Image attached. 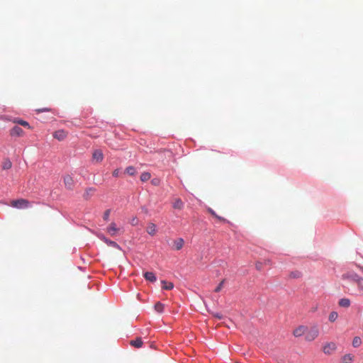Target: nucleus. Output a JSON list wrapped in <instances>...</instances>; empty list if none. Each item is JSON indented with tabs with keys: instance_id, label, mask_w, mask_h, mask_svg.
<instances>
[{
	"instance_id": "nucleus-32",
	"label": "nucleus",
	"mask_w": 363,
	"mask_h": 363,
	"mask_svg": "<svg viewBox=\"0 0 363 363\" xmlns=\"http://www.w3.org/2000/svg\"><path fill=\"white\" fill-rule=\"evenodd\" d=\"M255 267L257 270H261L262 269V262H257L255 264Z\"/></svg>"
},
{
	"instance_id": "nucleus-33",
	"label": "nucleus",
	"mask_w": 363,
	"mask_h": 363,
	"mask_svg": "<svg viewBox=\"0 0 363 363\" xmlns=\"http://www.w3.org/2000/svg\"><path fill=\"white\" fill-rule=\"evenodd\" d=\"M119 172H120V170H119V169H115V170L113 172V177H118V175H119Z\"/></svg>"
},
{
	"instance_id": "nucleus-7",
	"label": "nucleus",
	"mask_w": 363,
	"mask_h": 363,
	"mask_svg": "<svg viewBox=\"0 0 363 363\" xmlns=\"http://www.w3.org/2000/svg\"><path fill=\"white\" fill-rule=\"evenodd\" d=\"M359 278L360 277L354 272H348L342 275L343 279H347L354 283H356Z\"/></svg>"
},
{
	"instance_id": "nucleus-39",
	"label": "nucleus",
	"mask_w": 363,
	"mask_h": 363,
	"mask_svg": "<svg viewBox=\"0 0 363 363\" xmlns=\"http://www.w3.org/2000/svg\"><path fill=\"white\" fill-rule=\"evenodd\" d=\"M264 263H265V264H269V260H265V261H264Z\"/></svg>"
},
{
	"instance_id": "nucleus-26",
	"label": "nucleus",
	"mask_w": 363,
	"mask_h": 363,
	"mask_svg": "<svg viewBox=\"0 0 363 363\" xmlns=\"http://www.w3.org/2000/svg\"><path fill=\"white\" fill-rule=\"evenodd\" d=\"M302 276V274L299 271H294L289 274V277L293 279H298Z\"/></svg>"
},
{
	"instance_id": "nucleus-38",
	"label": "nucleus",
	"mask_w": 363,
	"mask_h": 363,
	"mask_svg": "<svg viewBox=\"0 0 363 363\" xmlns=\"http://www.w3.org/2000/svg\"><path fill=\"white\" fill-rule=\"evenodd\" d=\"M215 316L216 318H218V319H221V318H222V316L220 315H219V314H216V315H215Z\"/></svg>"
},
{
	"instance_id": "nucleus-34",
	"label": "nucleus",
	"mask_w": 363,
	"mask_h": 363,
	"mask_svg": "<svg viewBox=\"0 0 363 363\" xmlns=\"http://www.w3.org/2000/svg\"><path fill=\"white\" fill-rule=\"evenodd\" d=\"M218 220L220 221H222V222H226V219L223 218V217H220L219 216L217 215V216L216 217Z\"/></svg>"
},
{
	"instance_id": "nucleus-35",
	"label": "nucleus",
	"mask_w": 363,
	"mask_h": 363,
	"mask_svg": "<svg viewBox=\"0 0 363 363\" xmlns=\"http://www.w3.org/2000/svg\"><path fill=\"white\" fill-rule=\"evenodd\" d=\"M208 211L209 213L213 216L215 218L217 216V214L215 213V211L213 210H212L211 208H209L208 209Z\"/></svg>"
},
{
	"instance_id": "nucleus-29",
	"label": "nucleus",
	"mask_w": 363,
	"mask_h": 363,
	"mask_svg": "<svg viewBox=\"0 0 363 363\" xmlns=\"http://www.w3.org/2000/svg\"><path fill=\"white\" fill-rule=\"evenodd\" d=\"M12 167V163L9 160H6L2 164V168L4 169H9Z\"/></svg>"
},
{
	"instance_id": "nucleus-31",
	"label": "nucleus",
	"mask_w": 363,
	"mask_h": 363,
	"mask_svg": "<svg viewBox=\"0 0 363 363\" xmlns=\"http://www.w3.org/2000/svg\"><path fill=\"white\" fill-rule=\"evenodd\" d=\"M224 281H225V280L221 281V282L218 284V286L215 289V290H214L215 292H219L222 289V288L223 286Z\"/></svg>"
},
{
	"instance_id": "nucleus-25",
	"label": "nucleus",
	"mask_w": 363,
	"mask_h": 363,
	"mask_svg": "<svg viewBox=\"0 0 363 363\" xmlns=\"http://www.w3.org/2000/svg\"><path fill=\"white\" fill-rule=\"evenodd\" d=\"M151 178V174L149 172H143L140 176V180L142 182L148 181Z\"/></svg>"
},
{
	"instance_id": "nucleus-6",
	"label": "nucleus",
	"mask_w": 363,
	"mask_h": 363,
	"mask_svg": "<svg viewBox=\"0 0 363 363\" xmlns=\"http://www.w3.org/2000/svg\"><path fill=\"white\" fill-rule=\"evenodd\" d=\"M67 135H68V133L67 131H65L62 129H60V130H57L54 132L53 137L55 139L61 141V140H65L67 138Z\"/></svg>"
},
{
	"instance_id": "nucleus-27",
	"label": "nucleus",
	"mask_w": 363,
	"mask_h": 363,
	"mask_svg": "<svg viewBox=\"0 0 363 363\" xmlns=\"http://www.w3.org/2000/svg\"><path fill=\"white\" fill-rule=\"evenodd\" d=\"M337 317H338L337 313L335 312V311H333V312H331L330 313L329 317H328V320L330 322L333 323V322H335L337 320Z\"/></svg>"
},
{
	"instance_id": "nucleus-18",
	"label": "nucleus",
	"mask_w": 363,
	"mask_h": 363,
	"mask_svg": "<svg viewBox=\"0 0 363 363\" xmlns=\"http://www.w3.org/2000/svg\"><path fill=\"white\" fill-rule=\"evenodd\" d=\"M353 359H354V356L352 354H345L342 357V363H352Z\"/></svg>"
},
{
	"instance_id": "nucleus-12",
	"label": "nucleus",
	"mask_w": 363,
	"mask_h": 363,
	"mask_svg": "<svg viewBox=\"0 0 363 363\" xmlns=\"http://www.w3.org/2000/svg\"><path fill=\"white\" fill-rule=\"evenodd\" d=\"M184 203L181 199L177 198L172 202V207L174 209L182 210L184 208Z\"/></svg>"
},
{
	"instance_id": "nucleus-11",
	"label": "nucleus",
	"mask_w": 363,
	"mask_h": 363,
	"mask_svg": "<svg viewBox=\"0 0 363 363\" xmlns=\"http://www.w3.org/2000/svg\"><path fill=\"white\" fill-rule=\"evenodd\" d=\"M23 134L24 132L22 128L17 125L14 126L10 131V135L11 136H23Z\"/></svg>"
},
{
	"instance_id": "nucleus-19",
	"label": "nucleus",
	"mask_w": 363,
	"mask_h": 363,
	"mask_svg": "<svg viewBox=\"0 0 363 363\" xmlns=\"http://www.w3.org/2000/svg\"><path fill=\"white\" fill-rule=\"evenodd\" d=\"M162 289H165V290H171L174 288V284L172 282H169V281H162Z\"/></svg>"
},
{
	"instance_id": "nucleus-16",
	"label": "nucleus",
	"mask_w": 363,
	"mask_h": 363,
	"mask_svg": "<svg viewBox=\"0 0 363 363\" xmlns=\"http://www.w3.org/2000/svg\"><path fill=\"white\" fill-rule=\"evenodd\" d=\"M144 277L146 280L150 281L151 282H155L157 280V278L153 272H147L144 274Z\"/></svg>"
},
{
	"instance_id": "nucleus-24",
	"label": "nucleus",
	"mask_w": 363,
	"mask_h": 363,
	"mask_svg": "<svg viewBox=\"0 0 363 363\" xmlns=\"http://www.w3.org/2000/svg\"><path fill=\"white\" fill-rule=\"evenodd\" d=\"M125 173H127L128 174H129L130 176H133L136 173L135 168L134 167H133V166L128 167L125 169Z\"/></svg>"
},
{
	"instance_id": "nucleus-5",
	"label": "nucleus",
	"mask_w": 363,
	"mask_h": 363,
	"mask_svg": "<svg viewBox=\"0 0 363 363\" xmlns=\"http://www.w3.org/2000/svg\"><path fill=\"white\" fill-rule=\"evenodd\" d=\"M98 237L99 238V239H101L102 241H104L108 246L121 250V247L115 241H112V240L108 239L106 237H105L102 234L98 235Z\"/></svg>"
},
{
	"instance_id": "nucleus-20",
	"label": "nucleus",
	"mask_w": 363,
	"mask_h": 363,
	"mask_svg": "<svg viewBox=\"0 0 363 363\" xmlns=\"http://www.w3.org/2000/svg\"><path fill=\"white\" fill-rule=\"evenodd\" d=\"M338 303L341 307L347 308L350 306V301L348 298H341Z\"/></svg>"
},
{
	"instance_id": "nucleus-14",
	"label": "nucleus",
	"mask_w": 363,
	"mask_h": 363,
	"mask_svg": "<svg viewBox=\"0 0 363 363\" xmlns=\"http://www.w3.org/2000/svg\"><path fill=\"white\" fill-rule=\"evenodd\" d=\"M146 231L149 235L152 236L155 235L157 233V227L155 224L150 223L147 227Z\"/></svg>"
},
{
	"instance_id": "nucleus-1",
	"label": "nucleus",
	"mask_w": 363,
	"mask_h": 363,
	"mask_svg": "<svg viewBox=\"0 0 363 363\" xmlns=\"http://www.w3.org/2000/svg\"><path fill=\"white\" fill-rule=\"evenodd\" d=\"M319 335V330L317 325L312 326L309 330L307 329L305 339L307 341L314 340Z\"/></svg>"
},
{
	"instance_id": "nucleus-8",
	"label": "nucleus",
	"mask_w": 363,
	"mask_h": 363,
	"mask_svg": "<svg viewBox=\"0 0 363 363\" xmlns=\"http://www.w3.org/2000/svg\"><path fill=\"white\" fill-rule=\"evenodd\" d=\"M92 160L95 162L99 163L104 160V155L101 150H96L92 154Z\"/></svg>"
},
{
	"instance_id": "nucleus-9",
	"label": "nucleus",
	"mask_w": 363,
	"mask_h": 363,
	"mask_svg": "<svg viewBox=\"0 0 363 363\" xmlns=\"http://www.w3.org/2000/svg\"><path fill=\"white\" fill-rule=\"evenodd\" d=\"M306 331H307L306 326L300 325L294 330L293 334L295 337H301L303 335L306 334Z\"/></svg>"
},
{
	"instance_id": "nucleus-21",
	"label": "nucleus",
	"mask_w": 363,
	"mask_h": 363,
	"mask_svg": "<svg viewBox=\"0 0 363 363\" xmlns=\"http://www.w3.org/2000/svg\"><path fill=\"white\" fill-rule=\"evenodd\" d=\"M356 284L358 287V291L360 294H363V278L360 277L359 279H357Z\"/></svg>"
},
{
	"instance_id": "nucleus-13",
	"label": "nucleus",
	"mask_w": 363,
	"mask_h": 363,
	"mask_svg": "<svg viewBox=\"0 0 363 363\" xmlns=\"http://www.w3.org/2000/svg\"><path fill=\"white\" fill-rule=\"evenodd\" d=\"M184 244V240L183 238H177V240H174V247L173 248L176 250H181Z\"/></svg>"
},
{
	"instance_id": "nucleus-10",
	"label": "nucleus",
	"mask_w": 363,
	"mask_h": 363,
	"mask_svg": "<svg viewBox=\"0 0 363 363\" xmlns=\"http://www.w3.org/2000/svg\"><path fill=\"white\" fill-rule=\"evenodd\" d=\"M64 183L65 185V187L68 189H72L74 186V180L72 177L69 175H66L64 177Z\"/></svg>"
},
{
	"instance_id": "nucleus-17",
	"label": "nucleus",
	"mask_w": 363,
	"mask_h": 363,
	"mask_svg": "<svg viewBox=\"0 0 363 363\" xmlns=\"http://www.w3.org/2000/svg\"><path fill=\"white\" fill-rule=\"evenodd\" d=\"M94 191H95V189L94 188H92V187L88 188L86 190V191H85V193H84V194L83 196L84 199H86V200L89 199L91 198V196L93 195V194L94 193Z\"/></svg>"
},
{
	"instance_id": "nucleus-3",
	"label": "nucleus",
	"mask_w": 363,
	"mask_h": 363,
	"mask_svg": "<svg viewBox=\"0 0 363 363\" xmlns=\"http://www.w3.org/2000/svg\"><path fill=\"white\" fill-rule=\"evenodd\" d=\"M11 206L17 208H26L30 206V202L26 199H20L12 201Z\"/></svg>"
},
{
	"instance_id": "nucleus-36",
	"label": "nucleus",
	"mask_w": 363,
	"mask_h": 363,
	"mask_svg": "<svg viewBox=\"0 0 363 363\" xmlns=\"http://www.w3.org/2000/svg\"><path fill=\"white\" fill-rule=\"evenodd\" d=\"M137 221H138V220H137V219H136V218H133V219L132 220V225H136Z\"/></svg>"
},
{
	"instance_id": "nucleus-28",
	"label": "nucleus",
	"mask_w": 363,
	"mask_h": 363,
	"mask_svg": "<svg viewBox=\"0 0 363 363\" xmlns=\"http://www.w3.org/2000/svg\"><path fill=\"white\" fill-rule=\"evenodd\" d=\"M155 309L159 313H162L164 310V304L160 302H157L155 305Z\"/></svg>"
},
{
	"instance_id": "nucleus-22",
	"label": "nucleus",
	"mask_w": 363,
	"mask_h": 363,
	"mask_svg": "<svg viewBox=\"0 0 363 363\" xmlns=\"http://www.w3.org/2000/svg\"><path fill=\"white\" fill-rule=\"evenodd\" d=\"M362 344V340L359 337L356 336L353 338L352 346L354 347H359Z\"/></svg>"
},
{
	"instance_id": "nucleus-30",
	"label": "nucleus",
	"mask_w": 363,
	"mask_h": 363,
	"mask_svg": "<svg viewBox=\"0 0 363 363\" xmlns=\"http://www.w3.org/2000/svg\"><path fill=\"white\" fill-rule=\"evenodd\" d=\"M110 213H111V210L110 209H108L106 211H105L104 213V216H103V218L104 220H108V218H109V216H110Z\"/></svg>"
},
{
	"instance_id": "nucleus-4",
	"label": "nucleus",
	"mask_w": 363,
	"mask_h": 363,
	"mask_svg": "<svg viewBox=\"0 0 363 363\" xmlns=\"http://www.w3.org/2000/svg\"><path fill=\"white\" fill-rule=\"evenodd\" d=\"M337 349L336 344L335 342H330L327 343L323 347V352L326 354H331L333 353Z\"/></svg>"
},
{
	"instance_id": "nucleus-37",
	"label": "nucleus",
	"mask_w": 363,
	"mask_h": 363,
	"mask_svg": "<svg viewBox=\"0 0 363 363\" xmlns=\"http://www.w3.org/2000/svg\"><path fill=\"white\" fill-rule=\"evenodd\" d=\"M50 111V109L47 108H43L42 110H39V111H41V112H43V111Z\"/></svg>"
},
{
	"instance_id": "nucleus-15",
	"label": "nucleus",
	"mask_w": 363,
	"mask_h": 363,
	"mask_svg": "<svg viewBox=\"0 0 363 363\" xmlns=\"http://www.w3.org/2000/svg\"><path fill=\"white\" fill-rule=\"evenodd\" d=\"M143 340L141 337H138L135 340H130V345L136 348H140L143 346Z\"/></svg>"
},
{
	"instance_id": "nucleus-23",
	"label": "nucleus",
	"mask_w": 363,
	"mask_h": 363,
	"mask_svg": "<svg viewBox=\"0 0 363 363\" xmlns=\"http://www.w3.org/2000/svg\"><path fill=\"white\" fill-rule=\"evenodd\" d=\"M13 122L16 123L20 124L24 127H26L28 129L30 128L29 123L26 121L21 120V119H16Z\"/></svg>"
},
{
	"instance_id": "nucleus-2",
	"label": "nucleus",
	"mask_w": 363,
	"mask_h": 363,
	"mask_svg": "<svg viewBox=\"0 0 363 363\" xmlns=\"http://www.w3.org/2000/svg\"><path fill=\"white\" fill-rule=\"evenodd\" d=\"M106 231L111 236H115L117 234L123 233L124 230L122 228H118L116 223L112 222L107 227Z\"/></svg>"
}]
</instances>
